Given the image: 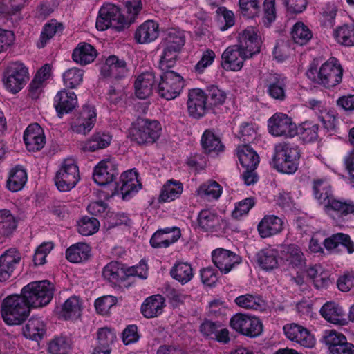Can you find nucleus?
<instances>
[{"mask_svg": "<svg viewBox=\"0 0 354 354\" xmlns=\"http://www.w3.org/2000/svg\"><path fill=\"white\" fill-rule=\"evenodd\" d=\"M126 15L114 4L105 3L100 9L95 27L100 31L111 28L118 31L123 30L134 22L142 8L141 0H126L124 3Z\"/></svg>", "mask_w": 354, "mask_h": 354, "instance_id": "obj_1", "label": "nucleus"}, {"mask_svg": "<svg viewBox=\"0 0 354 354\" xmlns=\"http://www.w3.org/2000/svg\"><path fill=\"white\" fill-rule=\"evenodd\" d=\"M307 77L313 82L330 88L339 84L342 80L343 68L335 57H330L320 66L310 64L306 71Z\"/></svg>", "mask_w": 354, "mask_h": 354, "instance_id": "obj_2", "label": "nucleus"}, {"mask_svg": "<svg viewBox=\"0 0 354 354\" xmlns=\"http://www.w3.org/2000/svg\"><path fill=\"white\" fill-rule=\"evenodd\" d=\"M300 151L297 146L288 142L274 145L271 165L278 172L294 174L298 169Z\"/></svg>", "mask_w": 354, "mask_h": 354, "instance_id": "obj_3", "label": "nucleus"}, {"mask_svg": "<svg viewBox=\"0 0 354 354\" xmlns=\"http://www.w3.org/2000/svg\"><path fill=\"white\" fill-rule=\"evenodd\" d=\"M30 305L23 295H12L6 297L1 305V316L10 326L21 324L28 316Z\"/></svg>", "mask_w": 354, "mask_h": 354, "instance_id": "obj_4", "label": "nucleus"}, {"mask_svg": "<svg viewBox=\"0 0 354 354\" xmlns=\"http://www.w3.org/2000/svg\"><path fill=\"white\" fill-rule=\"evenodd\" d=\"M162 127L157 120L138 119L132 123L128 137L139 145L152 144L160 136Z\"/></svg>", "mask_w": 354, "mask_h": 354, "instance_id": "obj_5", "label": "nucleus"}, {"mask_svg": "<svg viewBox=\"0 0 354 354\" xmlns=\"http://www.w3.org/2000/svg\"><path fill=\"white\" fill-rule=\"evenodd\" d=\"M29 80L28 67L21 62L9 63L2 74L3 88L11 94H17L21 91Z\"/></svg>", "mask_w": 354, "mask_h": 354, "instance_id": "obj_6", "label": "nucleus"}, {"mask_svg": "<svg viewBox=\"0 0 354 354\" xmlns=\"http://www.w3.org/2000/svg\"><path fill=\"white\" fill-rule=\"evenodd\" d=\"M53 290V284L44 280L28 283L23 288L21 294L30 306L39 308L50 303Z\"/></svg>", "mask_w": 354, "mask_h": 354, "instance_id": "obj_7", "label": "nucleus"}, {"mask_svg": "<svg viewBox=\"0 0 354 354\" xmlns=\"http://www.w3.org/2000/svg\"><path fill=\"white\" fill-rule=\"evenodd\" d=\"M229 325L236 333L250 338L259 337L263 331L261 319L249 313H235L231 317Z\"/></svg>", "mask_w": 354, "mask_h": 354, "instance_id": "obj_8", "label": "nucleus"}, {"mask_svg": "<svg viewBox=\"0 0 354 354\" xmlns=\"http://www.w3.org/2000/svg\"><path fill=\"white\" fill-rule=\"evenodd\" d=\"M80 180L79 169L73 159H66L56 173L55 182L61 192L73 189Z\"/></svg>", "mask_w": 354, "mask_h": 354, "instance_id": "obj_9", "label": "nucleus"}, {"mask_svg": "<svg viewBox=\"0 0 354 354\" xmlns=\"http://www.w3.org/2000/svg\"><path fill=\"white\" fill-rule=\"evenodd\" d=\"M184 86L183 78L174 71L163 72L158 85V94L163 98L171 100L178 97Z\"/></svg>", "mask_w": 354, "mask_h": 354, "instance_id": "obj_10", "label": "nucleus"}, {"mask_svg": "<svg viewBox=\"0 0 354 354\" xmlns=\"http://www.w3.org/2000/svg\"><path fill=\"white\" fill-rule=\"evenodd\" d=\"M268 132L274 137L293 138L297 135V126L286 113H276L268 120Z\"/></svg>", "mask_w": 354, "mask_h": 354, "instance_id": "obj_11", "label": "nucleus"}, {"mask_svg": "<svg viewBox=\"0 0 354 354\" xmlns=\"http://www.w3.org/2000/svg\"><path fill=\"white\" fill-rule=\"evenodd\" d=\"M323 209L336 223L341 224L354 214V202L334 196L326 203Z\"/></svg>", "mask_w": 354, "mask_h": 354, "instance_id": "obj_12", "label": "nucleus"}, {"mask_svg": "<svg viewBox=\"0 0 354 354\" xmlns=\"http://www.w3.org/2000/svg\"><path fill=\"white\" fill-rule=\"evenodd\" d=\"M141 187L142 184L138 180L137 171L131 169L121 174L113 195L121 196L124 200L128 199L132 194L137 193Z\"/></svg>", "mask_w": 354, "mask_h": 354, "instance_id": "obj_13", "label": "nucleus"}, {"mask_svg": "<svg viewBox=\"0 0 354 354\" xmlns=\"http://www.w3.org/2000/svg\"><path fill=\"white\" fill-rule=\"evenodd\" d=\"M281 261L286 266L284 269L295 271L297 274L302 271L306 266V258L301 248L295 244L284 245L281 250Z\"/></svg>", "mask_w": 354, "mask_h": 354, "instance_id": "obj_14", "label": "nucleus"}, {"mask_svg": "<svg viewBox=\"0 0 354 354\" xmlns=\"http://www.w3.org/2000/svg\"><path fill=\"white\" fill-rule=\"evenodd\" d=\"M198 224L204 232L216 235L223 234L228 227V223L225 218L209 209L201 211L198 216Z\"/></svg>", "mask_w": 354, "mask_h": 354, "instance_id": "obj_15", "label": "nucleus"}, {"mask_svg": "<svg viewBox=\"0 0 354 354\" xmlns=\"http://www.w3.org/2000/svg\"><path fill=\"white\" fill-rule=\"evenodd\" d=\"M118 164L113 158H107L100 161L94 167L93 178L99 185H106L111 183L118 175Z\"/></svg>", "mask_w": 354, "mask_h": 354, "instance_id": "obj_16", "label": "nucleus"}, {"mask_svg": "<svg viewBox=\"0 0 354 354\" xmlns=\"http://www.w3.org/2000/svg\"><path fill=\"white\" fill-rule=\"evenodd\" d=\"M187 106L191 117L196 119L203 117L209 109L207 94L198 88L189 90Z\"/></svg>", "mask_w": 354, "mask_h": 354, "instance_id": "obj_17", "label": "nucleus"}, {"mask_svg": "<svg viewBox=\"0 0 354 354\" xmlns=\"http://www.w3.org/2000/svg\"><path fill=\"white\" fill-rule=\"evenodd\" d=\"M324 342L331 354H354V345L347 342L346 337L335 330L324 331Z\"/></svg>", "mask_w": 354, "mask_h": 354, "instance_id": "obj_18", "label": "nucleus"}, {"mask_svg": "<svg viewBox=\"0 0 354 354\" xmlns=\"http://www.w3.org/2000/svg\"><path fill=\"white\" fill-rule=\"evenodd\" d=\"M283 330L289 340L301 346L313 348L316 343L314 335L301 325L295 323L287 324L283 326Z\"/></svg>", "mask_w": 354, "mask_h": 354, "instance_id": "obj_19", "label": "nucleus"}, {"mask_svg": "<svg viewBox=\"0 0 354 354\" xmlns=\"http://www.w3.org/2000/svg\"><path fill=\"white\" fill-rule=\"evenodd\" d=\"M212 260L219 270L224 274L230 272L236 265L241 263V258L234 252L218 248L212 251Z\"/></svg>", "mask_w": 354, "mask_h": 354, "instance_id": "obj_20", "label": "nucleus"}, {"mask_svg": "<svg viewBox=\"0 0 354 354\" xmlns=\"http://www.w3.org/2000/svg\"><path fill=\"white\" fill-rule=\"evenodd\" d=\"M96 118L97 113L94 106L86 105L72 122L71 129L75 133L86 135L93 128Z\"/></svg>", "mask_w": 354, "mask_h": 354, "instance_id": "obj_21", "label": "nucleus"}, {"mask_svg": "<svg viewBox=\"0 0 354 354\" xmlns=\"http://www.w3.org/2000/svg\"><path fill=\"white\" fill-rule=\"evenodd\" d=\"M248 58L238 46H231L222 53L221 66L227 71H239L242 68L245 59Z\"/></svg>", "mask_w": 354, "mask_h": 354, "instance_id": "obj_22", "label": "nucleus"}, {"mask_svg": "<svg viewBox=\"0 0 354 354\" xmlns=\"http://www.w3.org/2000/svg\"><path fill=\"white\" fill-rule=\"evenodd\" d=\"M159 34V24L155 20L148 19L137 27L134 32V39L138 44H149L157 39Z\"/></svg>", "mask_w": 354, "mask_h": 354, "instance_id": "obj_23", "label": "nucleus"}, {"mask_svg": "<svg viewBox=\"0 0 354 354\" xmlns=\"http://www.w3.org/2000/svg\"><path fill=\"white\" fill-rule=\"evenodd\" d=\"M180 230L177 227H165L157 230L150 239V244L154 248H168L180 237Z\"/></svg>", "mask_w": 354, "mask_h": 354, "instance_id": "obj_24", "label": "nucleus"}, {"mask_svg": "<svg viewBox=\"0 0 354 354\" xmlns=\"http://www.w3.org/2000/svg\"><path fill=\"white\" fill-rule=\"evenodd\" d=\"M260 45L261 41L255 29L248 27L240 35L239 44L237 46L250 58L259 52Z\"/></svg>", "mask_w": 354, "mask_h": 354, "instance_id": "obj_25", "label": "nucleus"}, {"mask_svg": "<svg viewBox=\"0 0 354 354\" xmlns=\"http://www.w3.org/2000/svg\"><path fill=\"white\" fill-rule=\"evenodd\" d=\"M21 255L13 248L9 249L0 256V281L8 280L19 263Z\"/></svg>", "mask_w": 354, "mask_h": 354, "instance_id": "obj_26", "label": "nucleus"}, {"mask_svg": "<svg viewBox=\"0 0 354 354\" xmlns=\"http://www.w3.org/2000/svg\"><path fill=\"white\" fill-rule=\"evenodd\" d=\"M24 140L28 151L40 150L45 145L43 129L37 123L30 124L24 133Z\"/></svg>", "mask_w": 354, "mask_h": 354, "instance_id": "obj_27", "label": "nucleus"}, {"mask_svg": "<svg viewBox=\"0 0 354 354\" xmlns=\"http://www.w3.org/2000/svg\"><path fill=\"white\" fill-rule=\"evenodd\" d=\"M285 226L284 221L275 215H266L259 223L257 230L261 238H268L280 233Z\"/></svg>", "mask_w": 354, "mask_h": 354, "instance_id": "obj_28", "label": "nucleus"}, {"mask_svg": "<svg viewBox=\"0 0 354 354\" xmlns=\"http://www.w3.org/2000/svg\"><path fill=\"white\" fill-rule=\"evenodd\" d=\"M77 106V98L73 91L63 89L54 98V106L61 118L63 114L71 112Z\"/></svg>", "mask_w": 354, "mask_h": 354, "instance_id": "obj_29", "label": "nucleus"}, {"mask_svg": "<svg viewBox=\"0 0 354 354\" xmlns=\"http://www.w3.org/2000/svg\"><path fill=\"white\" fill-rule=\"evenodd\" d=\"M155 75L151 71L140 74L134 82L136 96L142 100L148 98L153 93L155 84Z\"/></svg>", "mask_w": 354, "mask_h": 354, "instance_id": "obj_30", "label": "nucleus"}, {"mask_svg": "<svg viewBox=\"0 0 354 354\" xmlns=\"http://www.w3.org/2000/svg\"><path fill=\"white\" fill-rule=\"evenodd\" d=\"M184 189L183 184L175 179L167 180L160 189L158 201L159 203L173 202L180 198Z\"/></svg>", "mask_w": 354, "mask_h": 354, "instance_id": "obj_31", "label": "nucleus"}, {"mask_svg": "<svg viewBox=\"0 0 354 354\" xmlns=\"http://www.w3.org/2000/svg\"><path fill=\"white\" fill-rule=\"evenodd\" d=\"M165 307V298L160 295H154L145 299L141 305L140 311L145 317L153 318L161 315Z\"/></svg>", "mask_w": 354, "mask_h": 354, "instance_id": "obj_32", "label": "nucleus"}, {"mask_svg": "<svg viewBox=\"0 0 354 354\" xmlns=\"http://www.w3.org/2000/svg\"><path fill=\"white\" fill-rule=\"evenodd\" d=\"M46 326L44 320L37 317H32L22 328V334L26 339L39 342L44 337Z\"/></svg>", "mask_w": 354, "mask_h": 354, "instance_id": "obj_33", "label": "nucleus"}, {"mask_svg": "<svg viewBox=\"0 0 354 354\" xmlns=\"http://www.w3.org/2000/svg\"><path fill=\"white\" fill-rule=\"evenodd\" d=\"M201 144L205 153L217 155L223 151L224 145L214 129H206L202 134Z\"/></svg>", "mask_w": 354, "mask_h": 354, "instance_id": "obj_34", "label": "nucleus"}, {"mask_svg": "<svg viewBox=\"0 0 354 354\" xmlns=\"http://www.w3.org/2000/svg\"><path fill=\"white\" fill-rule=\"evenodd\" d=\"M332 35L339 45L348 48L354 47V21L337 26Z\"/></svg>", "mask_w": 354, "mask_h": 354, "instance_id": "obj_35", "label": "nucleus"}, {"mask_svg": "<svg viewBox=\"0 0 354 354\" xmlns=\"http://www.w3.org/2000/svg\"><path fill=\"white\" fill-rule=\"evenodd\" d=\"M97 55V52L92 45L80 42L74 48L72 59L75 63L84 66L93 62Z\"/></svg>", "mask_w": 354, "mask_h": 354, "instance_id": "obj_36", "label": "nucleus"}, {"mask_svg": "<svg viewBox=\"0 0 354 354\" xmlns=\"http://www.w3.org/2000/svg\"><path fill=\"white\" fill-rule=\"evenodd\" d=\"M112 136L107 133L97 132L81 144V149L84 152H95L109 147Z\"/></svg>", "mask_w": 354, "mask_h": 354, "instance_id": "obj_37", "label": "nucleus"}, {"mask_svg": "<svg viewBox=\"0 0 354 354\" xmlns=\"http://www.w3.org/2000/svg\"><path fill=\"white\" fill-rule=\"evenodd\" d=\"M320 314L328 322L337 325H345L346 319L342 308L333 301L326 302L320 309Z\"/></svg>", "mask_w": 354, "mask_h": 354, "instance_id": "obj_38", "label": "nucleus"}, {"mask_svg": "<svg viewBox=\"0 0 354 354\" xmlns=\"http://www.w3.org/2000/svg\"><path fill=\"white\" fill-rule=\"evenodd\" d=\"M239 164L247 170H254L259 163V156L249 145L239 146L236 151Z\"/></svg>", "mask_w": 354, "mask_h": 354, "instance_id": "obj_39", "label": "nucleus"}, {"mask_svg": "<svg viewBox=\"0 0 354 354\" xmlns=\"http://www.w3.org/2000/svg\"><path fill=\"white\" fill-rule=\"evenodd\" d=\"M306 272L317 289L327 288L331 283L328 272L321 264L311 266Z\"/></svg>", "mask_w": 354, "mask_h": 354, "instance_id": "obj_40", "label": "nucleus"}, {"mask_svg": "<svg viewBox=\"0 0 354 354\" xmlns=\"http://www.w3.org/2000/svg\"><path fill=\"white\" fill-rule=\"evenodd\" d=\"M324 245L330 253L335 252L339 245H342L346 248L349 254L354 252V243L348 234L343 233L334 234L325 239Z\"/></svg>", "mask_w": 354, "mask_h": 354, "instance_id": "obj_41", "label": "nucleus"}, {"mask_svg": "<svg viewBox=\"0 0 354 354\" xmlns=\"http://www.w3.org/2000/svg\"><path fill=\"white\" fill-rule=\"evenodd\" d=\"M287 80L282 75H271L268 79L267 91L273 99L283 101L286 98V86Z\"/></svg>", "mask_w": 354, "mask_h": 354, "instance_id": "obj_42", "label": "nucleus"}, {"mask_svg": "<svg viewBox=\"0 0 354 354\" xmlns=\"http://www.w3.org/2000/svg\"><path fill=\"white\" fill-rule=\"evenodd\" d=\"M28 180L26 170L21 166H16L10 169L6 181V187L12 192L21 190Z\"/></svg>", "mask_w": 354, "mask_h": 354, "instance_id": "obj_43", "label": "nucleus"}, {"mask_svg": "<svg viewBox=\"0 0 354 354\" xmlns=\"http://www.w3.org/2000/svg\"><path fill=\"white\" fill-rule=\"evenodd\" d=\"M90 245L84 242L73 244L66 250V258L71 263H78L88 259L91 256Z\"/></svg>", "mask_w": 354, "mask_h": 354, "instance_id": "obj_44", "label": "nucleus"}, {"mask_svg": "<svg viewBox=\"0 0 354 354\" xmlns=\"http://www.w3.org/2000/svg\"><path fill=\"white\" fill-rule=\"evenodd\" d=\"M101 72L105 76L120 78L127 73L126 63L115 55L109 56L102 66Z\"/></svg>", "mask_w": 354, "mask_h": 354, "instance_id": "obj_45", "label": "nucleus"}, {"mask_svg": "<svg viewBox=\"0 0 354 354\" xmlns=\"http://www.w3.org/2000/svg\"><path fill=\"white\" fill-rule=\"evenodd\" d=\"M223 193V187L214 180L201 183L196 190V194L201 198L209 201L218 200Z\"/></svg>", "mask_w": 354, "mask_h": 354, "instance_id": "obj_46", "label": "nucleus"}, {"mask_svg": "<svg viewBox=\"0 0 354 354\" xmlns=\"http://www.w3.org/2000/svg\"><path fill=\"white\" fill-rule=\"evenodd\" d=\"M257 262L263 270H274L279 266V252L275 248L263 250L258 254Z\"/></svg>", "mask_w": 354, "mask_h": 354, "instance_id": "obj_47", "label": "nucleus"}, {"mask_svg": "<svg viewBox=\"0 0 354 354\" xmlns=\"http://www.w3.org/2000/svg\"><path fill=\"white\" fill-rule=\"evenodd\" d=\"M234 303L240 308L262 311L266 308L265 301L259 295L245 294L235 298Z\"/></svg>", "mask_w": 354, "mask_h": 354, "instance_id": "obj_48", "label": "nucleus"}, {"mask_svg": "<svg viewBox=\"0 0 354 354\" xmlns=\"http://www.w3.org/2000/svg\"><path fill=\"white\" fill-rule=\"evenodd\" d=\"M82 304L78 297L72 296L63 304L59 315L64 319L75 320L81 315Z\"/></svg>", "mask_w": 354, "mask_h": 354, "instance_id": "obj_49", "label": "nucleus"}, {"mask_svg": "<svg viewBox=\"0 0 354 354\" xmlns=\"http://www.w3.org/2000/svg\"><path fill=\"white\" fill-rule=\"evenodd\" d=\"M102 276L104 279L113 284H117L127 277L126 270L117 261H112L103 269Z\"/></svg>", "mask_w": 354, "mask_h": 354, "instance_id": "obj_50", "label": "nucleus"}, {"mask_svg": "<svg viewBox=\"0 0 354 354\" xmlns=\"http://www.w3.org/2000/svg\"><path fill=\"white\" fill-rule=\"evenodd\" d=\"M171 276L184 285L190 281L194 277V271L192 266L185 262H177L170 271Z\"/></svg>", "mask_w": 354, "mask_h": 354, "instance_id": "obj_51", "label": "nucleus"}, {"mask_svg": "<svg viewBox=\"0 0 354 354\" xmlns=\"http://www.w3.org/2000/svg\"><path fill=\"white\" fill-rule=\"evenodd\" d=\"M319 127L317 124L306 121L297 127V135L305 142H313L319 138Z\"/></svg>", "mask_w": 354, "mask_h": 354, "instance_id": "obj_52", "label": "nucleus"}, {"mask_svg": "<svg viewBox=\"0 0 354 354\" xmlns=\"http://www.w3.org/2000/svg\"><path fill=\"white\" fill-rule=\"evenodd\" d=\"M313 195L318 203L325 206L326 203L334 197L330 183L326 180H317L313 185Z\"/></svg>", "mask_w": 354, "mask_h": 354, "instance_id": "obj_53", "label": "nucleus"}, {"mask_svg": "<svg viewBox=\"0 0 354 354\" xmlns=\"http://www.w3.org/2000/svg\"><path fill=\"white\" fill-rule=\"evenodd\" d=\"M291 37L295 43L303 46L310 41L313 32L304 22L298 21L292 28Z\"/></svg>", "mask_w": 354, "mask_h": 354, "instance_id": "obj_54", "label": "nucleus"}, {"mask_svg": "<svg viewBox=\"0 0 354 354\" xmlns=\"http://www.w3.org/2000/svg\"><path fill=\"white\" fill-rule=\"evenodd\" d=\"M99 221L93 217L84 216L77 221L76 227L79 234L88 236L95 234L100 228Z\"/></svg>", "mask_w": 354, "mask_h": 354, "instance_id": "obj_55", "label": "nucleus"}, {"mask_svg": "<svg viewBox=\"0 0 354 354\" xmlns=\"http://www.w3.org/2000/svg\"><path fill=\"white\" fill-rule=\"evenodd\" d=\"M185 39L183 32L176 28H170L166 31L163 46L180 51L185 45Z\"/></svg>", "mask_w": 354, "mask_h": 354, "instance_id": "obj_56", "label": "nucleus"}, {"mask_svg": "<svg viewBox=\"0 0 354 354\" xmlns=\"http://www.w3.org/2000/svg\"><path fill=\"white\" fill-rule=\"evenodd\" d=\"M17 227V221L10 210H0V236H8L12 234Z\"/></svg>", "mask_w": 354, "mask_h": 354, "instance_id": "obj_57", "label": "nucleus"}, {"mask_svg": "<svg viewBox=\"0 0 354 354\" xmlns=\"http://www.w3.org/2000/svg\"><path fill=\"white\" fill-rule=\"evenodd\" d=\"M62 24L56 20H51L44 26L40 35L39 41L37 43V47L39 48H44L51 38L56 34L62 32Z\"/></svg>", "mask_w": 354, "mask_h": 354, "instance_id": "obj_58", "label": "nucleus"}, {"mask_svg": "<svg viewBox=\"0 0 354 354\" xmlns=\"http://www.w3.org/2000/svg\"><path fill=\"white\" fill-rule=\"evenodd\" d=\"M83 75L82 70L77 67L69 68L62 75L64 84L68 88H75L82 84Z\"/></svg>", "mask_w": 354, "mask_h": 354, "instance_id": "obj_59", "label": "nucleus"}, {"mask_svg": "<svg viewBox=\"0 0 354 354\" xmlns=\"http://www.w3.org/2000/svg\"><path fill=\"white\" fill-rule=\"evenodd\" d=\"M71 349V341L66 336L55 337L48 345V351L51 354H67Z\"/></svg>", "mask_w": 354, "mask_h": 354, "instance_id": "obj_60", "label": "nucleus"}, {"mask_svg": "<svg viewBox=\"0 0 354 354\" xmlns=\"http://www.w3.org/2000/svg\"><path fill=\"white\" fill-rule=\"evenodd\" d=\"M207 104L209 108L223 105L227 100V93L216 86H210L207 88Z\"/></svg>", "mask_w": 354, "mask_h": 354, "instance_id": "obj_61", "label": "nucleus"}, {"mask_svg": "<svg viewBox=\"0 0 354 354\" xmlns=\"http://www.w3.org/2000/svg\"><path fill=\"white\" fill-rule=\"evenodd\" d=\"M180 51L164 47L160 59L159 68L162 72L171 71L177 60L178 54Z\"/></svg>", "mask_w": 354, "mask_h": 354, "instance_id": "obj_62", "label": "nucleus"}, {"mask_svg": "<svg viewBox=\"0 0 354 354\" xmlns=\"http://www.w3.org/2000/svg\"><path fill=\"white\" fill-rule=\"evenodd\" d=\"M28 0H0V15L10 16L21 10Z\"/></svg>", "mask_w": 354, "mask_h": 354, "instance_id": "obj_63", "label": "nucleus"}, {"mask_svg": "<svg viewBox=\"0 0 354 354\" xmlns=\"http://www.w3.org/2000/svg\"><path fill=\"white\" fill-rule=\"evenodd\" d=\"M54 248V244L51 241L44 242L35 250L33 262L36 266L44 265L46 262V258L48 254Z\"/></svg>", "mask_w": 354, "mask_h": 354, "instance_id": "obj_64", "label": "nucleus"}]
</instances>
